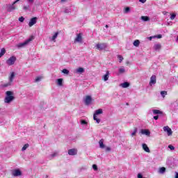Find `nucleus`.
<instances>
[{
	"mask_svg": "<svg viewBox=\"0 0 178 178\" xmlns=\"http://www.w3.org/2000/svg\"><path fill=\"white\" fill-rule=\"evenodd\" d=\"M156 83V76L152 75L150 78L149 85L152 86V84H155Z\"/></svg>",
	"mask_w": 178,
	"mask_h": 178,
	"instance_id": "13",
	"label": "nucleus"
},
{
	"mask_svg": "<svg viewBox=\"0 0 178 178\" xmlns=\"http://www.w3.org/2000/svg\"><path fill=\"white\" fill-rule=\"evenodd\" d=\"M141 134H145V136H149L151 132L148 129H141L140 131Z\"/></svg>",
	"mask_w": 178,
	"mask_h": 178,
	"instance_id": "17",
	"label": "nucleus"
},
{
	"mask_svg": "<svg viewBox=\"0 0 178 178\" xmlns=\"http://www.w3.org/2000/svg\"><path fill=\"white\" fill-rule=\"evenodd\" d=\"M139 1L142 3H145V2H147V0H139Z\"/></svg>",
	"mask_w": 178,
	"mask_h": 178,
	"instance_id": "47",
	"label": "nucleus"
},
{
	"mask_svg": "<svg viewBox=\"0 0 178 178\" xmlns=\"http://www.w3.org/2000/svg\"><path fill=\"white\" fill-rule=\"evenodd\" d=\"M15 62H16V57L13 56L6 60V64L8 66H12V65H15Z\"/></svg>",
	"mask_w": 178,
	"mask_h": 178,
	"instance_id": "7",
	"label": "nucleus"
},
{
	"mask_svg": "<svg viewBox=\"0 0 178 178\" xmlns=\"http://www.w3.org/2000/svg\"><path fill=\"white\" fill-rule=\"evenodd\" d=\"M163 131L167 133L168 136H172V134H173V131H172V129H170L168 126L163 127Z\"/></svg>",
	"mask_w": 178,
	"mask_h": 178,
	"instance_id": "12",
	"label": "nucleus"
},
{
	"mask_svg": "<svg viewBox=\"0 0 178 178\" xmlns=\"http://www.w3.org/2000/svg\"><path fill=\"white\" fill-rule=\"evenodd\" d=\"M42 79V76L36 77L35 79V83H38V81H40Z\"/></svg>",
	"mask_w": 178,
	"mask_h": 178,
	"instance_id": "37",
	"label": "nucleus"
},
{
	"mask_svg": "<svg viewBox=\"0 0 178 178\" xmlns=\"http://www.w3.org/2000/svg\"><path fill=\"white\" fill-rule=\"evenodd\" d=\"M103 79L105 81H108V80H109V71H107L106 74L103 76Z\"/></svg>",
	"mask_w": 178,
	"mask_h": 178,
	"instance_id": "20",
	"label": "nucleus"
},
{
	"mask_svg": "<svg viewBox=\"0 0 178 178\" xmlns=\"http://www.w3.org/2000/svg\"><path fill=\"white\" fill-rule=\"evenodd\" d=\"M138 178H143V175L141 174L138 175Z\"/></svg>",
	"mask_w": 178,
	"mask_h": 178,
	"instance_id": "49",
	"label": "nucleus"
},
{
	"mask_svg": "<svg viewBox=\"0 0 178 178\" xmlns=\"http://www.w3.org/2000/svg\"><path fill=\"white\" fill-rule=\"evenodd\" d=\"M118 72L120 74H122L126 72V70H124V67H122L118 70Z\"/></svg>",
	"mask_w": 178,
	"mask_h": 178,
	"instance_id": "29",
	"label": "nucleus"
},
{
	"mask_svg": "<svg viewBox=\"0 0 178 178\" xmlns=\"http://www.w3.org/2000/svg\"><path fill=\"white\" fill-rule=\"evenodd\" d=\"M74 44L79 42V44H83V33H77L74 40Z\"/></svg>",
	"mask_w": 178,
	"mask_h": 178,
	"instance_id": "4",
	"label": "nucleus"
},
{
	"mask_svg": "<svg viewBox=\"0 0 178 178\" xmlns=\"http://www.w3.org/2000/svg\"><path fill=\"white\" fill-rule=\"evenodd\" d=\"M161 95H162L163 98H165V95H168V92L166 91H161Z\"/></svg>",
	"mask_w": 178,
	"mask_h": 178,
	"instance_id": "33",
	"label": "nucleus"
},
{
	"mask_svg": "<svg viewBox=\"0 0 178 178\" xmlns=\"http://www.w3.org/2000/svg\"><path fill=\"white\" fill-rule=\"evenodd\" d=\"M108 27H109L108 25H106V29H108Z\"/></svg>",
	"mask_w": 178,
	"mask_h": 178,
	"instance_id": "55",
	"label": "nucleus"
},
{
	"mask_svg": "<svg viewBox=\"0 0 178 178\" xmlns=\"http://www.w3.org/2000/svg\"><path fill=\"white\" fill-rule=\"evenodd\" d=\"M13 79H15V72H10V76L8 77L9 82L5 85V87H8V86H12V83H13Z\"/></svg>",
	"mask_w": 178,
	"mask_h": 178,
	"instance_id": "8",
	"label": "nucleus"
},
{
	"mask_svg": "<svg viewBox=\"0 0 178 178\" xmlns=\"http://www.w3.org/2000/svg\"><path fill=\"white\" fill-rule=\"evenodd\" d=\"M55 156H58V152H55L49 156V159H54Z\"/></svg>",
	"mask_w": 178,
	"mask_h": 178,
	"instance_id": "21",
	"label": "nucleus"
},
{
	"mask_svg": "<svg viewBox=\"0 0 178 178\" xmlns=\"http://www.w3.org/2000/svg\"><path fill=\"white\" fill-rule=\"evenodd\" d=\"M92 169L94 170H98V167L97 166V165H95V164H94L93 165H92Z\"/></svg>",
	"mask_w": 178,
	"mask_h": 178,
	"instance_id": "41",
	"label": "nucleus"
},
{
	"mask_svg": "<svg viewBox=\"0 0 178 178\" xmlns=\"http://www.w3.org/2000/svg\"><path fill=\"white\" fill-rule=\"evenodd\" d=\"M24 10H30V6H24Z\"/></svg>",
	"mask_w": 178,
	"mask_h": 178,
	"instance_id": "36",
	"label": "nucleus"
},
{
	"mask_svg": "<svg viewBox=\"0 0 178 178\" xmlns=\"http://www.w3.org/2000/svg\"><path fill=\"white\" fill-rule=\"evenodd\" d=\"M61 2H66V0H61Z\"/></svg>",
	"mask_w": 178,
	"mask_h": 178,
	"instance_id": "54",
	"label": "nucleus"
},
{
	"mask_svg": "<svg viewBox=\"0 0 178 178\" xmlns=\"http://www.w3.org/2000/svg\"><path fill=\"white\" fill-rule=\"evenodd\" d=\"M154 115H162V111L159 110H153Z\"/></svg>",
	"mask_w": 178,
	"mask_h": 178,
	"instance_id": "27",
	"label": "nucleus"
},
{
	"mask_svg": "<svg viewBox=\"0 0 178 178\" xmlns=\"http://www.w3.org/2000/svg\"><path fill=\"white\" fill-rule=\"evenodd\" d=\"M159 118V116H158V115L154 116V120H158Z\"/></svg>",
	"mask_w": 178,
	"mask_h": 178,
	"instance_id": "48",
	"label": "nucleus"
},
{
	"mask_svg": "<svg viewBox=\"0 0 178 178\" xmlns=\"http://www.w3.org/2000/svg\"><path fill=\"white\" fill-rule=\"evenodd\" d=\"M166 172V168L165 167H161L159 170V172L161 173V175H163Z\"/></svg>",
	"mask_w": 178,
	"mask_h": 178,
	"instance_id": "24",
	"label": "nucleus"
},
{
	"mask_svg": "<svg viewBox=\"0 0 178 178\" xmlns=\"http://www.w3.org/2000/svg\"><path fill=\"white\" fill-rule=\"evenodd\" d=\"M19 22H21V23H23V22H24V17H19Z\"/></svg>",
	"mask_w": 178,
	"mask_h": 178,
	"instance_id": "42",
	"label": "nucleus"
},
{
	"mask_svg": "<svg viewBox=\"0 0 178 178\" xmlns=\"http://www.w3.org/2000/svg\"><path fill=\"white\" fill-rule=\"evenodd\" d=\"M175 18H176V14H175V13L171 14L170 19L171 20H175Z\"/></svg>",
	"mask_w": 178,
	"mask_h": 178,
	"instance_id": "34",
	"label": "nucleus"
},
{
	"mask_svg": "<svg viewBox=\"0 0 178 178\" xmlns=\"http://www.w3.org/2000/svg\"><path fill=\"white\" fill-rule=\"evenodd\" d=\"M81 124H87V122H86V120H82L81 121Z\"/></svg>",
	"mask_w": 178,
	"mask_h": 178,
	"instance_id": "43",
	"label": "nucleus"
},
{
	"mask_svg": "<svg viewBox=\"0 0 178 178\" xmlns=\"http://www.w3.org/2000/svg\"><path fill=\"white\" fill-rule=\"evenodd\" d=\"M118 58L120 60V63H122V62L123 61V56H122L121 55H118Z\"/></svg>",
	"mask_w": 178,
	"mask_h": 178,
	"instance_id": "35",
	"label": "nucleus"
},
{
	"mask_svg": "<svg viewBox=\"0 0 178 178\" xmlns=\"http://www.w3.org/2000/svg\"><path fill=\"white\" fill-rule=\"evenodd\" d=\"M175 178H178V172H175Z\"/></svg>",
	"mask_w": 178,
	"mask_h": 178,
	"instance_id": "51",
	"label": "nucleus"
},
{
	"mask_svg": "<svg viewBox=\"0 0 178 178\" xmlns=\"http://www.w3.org/2000/svg\"><path fill=\"white\" fill-rule=\"evenodd\" d=\"M62 72L64 73V74H69V70H67L66 69H63L62 70Z\"/></svg>",
	"mask_w": 178,
	"mask_h": 178,
	"instance_id": "38",
	"label": "nucleus"
},
{
	"mask_svg": "<svg viewBox=\"0 0 178 178\" xmlns=\"http://www.w3.org/2000/svg\"><path fill=\"white\" fill-rule=\"evenodd\" d=\"M134 47H138L140 45V40H136L134 42Z\"/></svg>",
	"mask_w": 178,
	"mask_h": 178,
	"instance_id": "30",
	"label": "nucleus"
},
{
	"mask_svg": "<svg viewBox=\"0 0 178 178\" xmlns=\"http://www.w3.org/2000/svg\"><path fill=\"white\" fill-rule=\"evenodd\" d=\"M106 151L109 152V151H111V147H106Z\"/></svg>",
	"mask_w": 178,
	"mask_h": 178,
	"instance_id": "46",
	"label": "nucleus"
},
{
	"mask_svg": "<svg viewBox=\"0 0 178 178\" xmlns=\"http://www.w3.org/2000/svg\"><path fill=\"white\" fill-rule=\"evenodd\" d=\"M130 12V8L129 7H127L124 9V13H129Z\"/></svg>",
	"mask_w": 178,
	"mask_h": 178,
	"instance_id": "39",
	"label": "nucleus"
},
{
	"mask_svg": "<svg viewBox=\"0 0 178 178\" xmlns=\"http://www.w3.org/2000/svg\"><path fill=\"white\" fill-rule=\"evenodd\" d=\"M141 19L143 20V22H148L149 20V17L147 16H142Z\"/></svg>",
	"mask_w": 178,
	"mask_h": 178,
	"instance_id": "28",
	"label": "nucleus"
},
{
	"mask_svg": "<svg viewBox=\"0 0 178 178\" xmlns=\"http://www.w3.org/2000/svg\"><path fill=\"white\" fill-rule=\"evenodd\" d=\"M168 13V12L166 11H163V15H166Z\"/></svg>",
	"mask_w": 178,
	"mask_h": 178,
	"instance_id": "53",
	"label": "nucleus"
},
{
	"mask_svg": "<svg viewBox=\"0 0 178 178\" xmlns=\"http://www.w3.org/2000/svg\"><path fill=\"white\" fill-rule=\"evenodd\" d=\"M29 144H25V145L23 146L22 149V151H26V149H27L29 148Z\"/></svg>",
	"mask_w": 178,
	"mask_h": 178,
	"instance_id": "31",
	"label": "nucleus"
},
{
	"mask_svg": "<svg viewBox=\"0 0 178 178\" xmlns=\"http://www.w3.org/2000/svg\"><path fill=\"white\" fill-rule=\"evenodd\" d=\"M74 73H77L78 74H81V73H84V68L79 67L75 70Z\"/></svg>",
	"mask_w": 178,
	"mask_h": 178,
	"instance_id": "16",
	"label": "nucleus"
},
{
	"mask_svg": "<svg viewBox=\"0 0 178 178\" xmlns=\"http://www.w3.org/2000/svg\"><path fill=\"white\" fill-rule=\"evenodd\" d=\"M5 54H6V50L5 49V48H3L1 49V52H0V58H2Z\"/></svg>",
	"mask_w": 178,
	"mask_h": 178,
	"instance_id": "25",
	"label": "nucleus"
},
{
	"mask_svg": "<svg viewBox=\"0 0 178 178\" xmlns=\"http://www.w3.org/2000/svg\"><path fill=\"white\" fill-rule=\"evenodd\" d=\"M33 40H34V37L31 36L28 40H26L25 42H24L22 43H19L18 44H17V48H23V47H26V45H27L29 42H31V41H33Z\"/></svg>",
	"mask_w": 178,
	"mask_h": 178,
	"instance_id": "2",
	"label": "nucleus"
},
{
	"mask_svg": "<svg viewBox=\"0 0 178 178\" xmlns=\"http://www.w3.org/2000/svg\"><path fill=\"white\" fill-rule=\"evenodd\" d=\"M37 20L38 18L36 17L31 18L29 22V27H33V26L37 23Z\"/></svg>",
	"mask_w": 178,
	"mask_h": 178,
	"instance_id": "9",
	"label": "nucleus"
},
{
	"mask_svg": "<svg viewBox=\"0 0 178 178\" xmlns=\"http://www.w3.org/2000/svg\"><path fill=\"white\" fill-rule=\"evenodd\" d=\"M176 41H177V42H178V36L177 37V40Z\"/></svg>",
	"mask_w": 178,
	"mask_h": 178,
	"instance_id": "56",
	"label": "nucleus"
},
{
	"mask_svg": "<svg viewBox=\"0 0 178 178\" xmlns=\"http://www.w3.org/2000/svg\"><path fill=\"white\" fill-rule=\"evenodd\" d=\"M12 175L15 177H17V176H22V171H20V170H19V169H15V170H13Z\"/></svg>",
	"mask_w": 178,
	"mask_h": 178,
	"instance_id": "11",
	"label": "nucleus"
},
{
	"mask_svg": "<svg viewBox=\"0 0 178 178\" xmlns=\"http://www.w3.org/2000/svg\"><path fill=\"white\" fill-rule=\"evenodd\" d=\"M103 113L102 108H99L98 110H96L94 115H93V119L97 122V123H99L101 122V120L99 118H97V115H101Z\"/></svg>",
	"mask_w": 178,
	"mask_h": 178,
	"instance_id": "3",
	"label": "nucleus"
},
{
	"mask_svg": "<svg viewBox=\"0 0 178 178\" xmlns=\"http://www.w3.org/2000/svg\"><path fill=\"white\" fill-rule=\"evenodd\" d=\"M99 145L100 148H105V145H104V139H102L99 141Z\"/></svg>",
	"mask_w": 178,
	"mask_h": 178,
	"instance_id": "26",
	"label": "nucleus"
},
{
	"mask_svg": "<svg viewBox=\"0 0 178 178\" xmlns=\"http://www.w3.org/2000/svg\"><path fill=\"white\" fill-rule=\"evenodd\" d=\"M129 86L130 83H129V82H124L120 84V86L122 87V88H127V87H129Z\"/></svg>",
	"mask_w": 178,
	"mask_h": 178,
	"instance_id": "22",
	"label": "nucleus"
},
{
	"mask_svg": "<svg viewBox=\"0 0 178 178\" xmlns=\"http://www.w3.org/2000/svg\"><path fill=\"white\" fill-rule=\"evenodd\" d=\"M59 35L58 32H56L54 35L50 38V41H54V42H56V38H58V35Z\"/></svg>",
	"mask_w": 178,
	"mask_h": 178,
	"instance_id": "14",
	"label": "nucleus"
},
{
	"mask_svg": "<svg viewBox=\"0 0 178 178\" xmlns=\"http://www.w3.org/2000/svg\"><path fill=\"white\" fill-rule=\"evenodd\" d=\"M92 102V98L91 97V96L90 95L86 96L84 99V102L86 105H90V104H91Z\"/></svg>",
	"mask_w": 178,
	"mask_h": 178,
	"instance_id": "10",
	"label": "nucleus"
},
{
	"mask_svg": "<svg viewBox=\"0 0 178 178\" xmlns=\"http://www.w3.org/2000/svg\"><path fill=\"white\" fill-rule=\"evenodd\" d=\"M34 1L35 0H27V2H29V3H34Z\"/></svg>",
	"mask_w": 178,
	"mask_h": 178,
	"instance_id": "44",
	"label": "nucleus"
},
{
	"mask_svg": "<svg viewBox=\"0 0 178 178\" xmlns=\"http://www.w3.org/2000/svg\"><path fill=\"white\" fill-rule=\"evenodd\" d=\"M168 148H170L171 151H173L175 149V147L172 145H169Z\"/></svg>",
	"mask_w": 178,
	"mask_h": 178,
	"instance_id": "40",
	"label": "nucleus"
},
{
	"mask_svg": "<svg viewBox=\"0 0 178 178\" xmlns=\"http://www.w3.org/2000/svg\"><path fill=\"white\" fill-rule=\"evenodd\" d=\"M137 134V128H135L134 131L131 134V137H134Z\"/></svg>",
	"mask_w": 178,
	"mask_h": 178,
	"instance_id": "32",
	"label": "nucleus"
},
{
	"mask_svg": "<svg viewBox=\"0 0 178 178\" xmlns=\"http://www.w3.org/2000/svg\"><path fill=\"white\" fill-rule=\"evenodd\" d=\"M96 48L99 51H102V50L106 49V48H108V44H106V43H98L96 44Z\"/></svg>",
	"mask_w": 178,
	"mask_h": 178,
	"instance_id": "6",
	"label": "nucleus"
},
{
	"mask_svg": "<svg viewBox=\"0 0 178 178\" xmlns=\"http://www.w3.org/2000/svg\"><path fill=\"white\" fill-rule=\"evenodd\" d=\"M19 1L20 0H15V1H14L12 4H8L7 6L8 12H12V10H15V9H16V6H15V5H16V3H17V2Z\"/></svg>",
	"mask_w": 178,
	"mask_h": 178,
	"instance_id": "5",
	"label": "nucleus"
},
{
	"mask_svg": "<svg viewBox=\"0 0 178 178\" xmlns=\"http://www.w3.org/2000/svg\"><path fill=\"white\" fill-rule=\"evenodd\" d=\"M68 154L70 155H77V149H70L68 150Z\"/></svg>",
	"mask_w": 178,
	"mask_h": 178,
	"instance_id": "15",
	"label": "nucleus"
},
{
	"mask_svg": "<svg viewBox=\"0 0 178 178\" xmlns=\"http://www.w3.org/2000/svg\"><path fill=\"white\" fill-rule=\"evenodd\" d=\"M168 26H172V22L168 23Z\"/></svg>",
	"mask_w": 178,
	"mask_h": 178,
	"instance_id": "52",
	"label": "nucleus"
},
{
	"mask_svg": "<svg viewBox=\"0 0 178 178\" xmlns=\"http://www.w3.org/2000/svg\"><path fill=\"white\" fill-rule=\"evenodd\" d=\"M57 84L58 86H60V87H62V86H63V79H57Z\"/></svg>",
	"mask_w": 178,
	"mask_h": 178,
	"instance_id": "23",
	"label": "nucleus"
},
{
	"mask_svg": "<svg viewBox=\"0 0 178 178\" xmlns=\"http://www.w3.org/2000/svg\"><path fill=\"white\" fill-rule=\"evenodd\" d=\"M156 37H157L158 38H162V35H158Z\"/></svg>",
	"mask_w": 178,
	"mask_h": 178,
	"instance_id": "50",
	"label": "nucleus"
},
{
	"mask_svg": "<svg viewBox=\"0 0 178 178\" xmlns=\"http://www.w3.org/2000/svg\"><path fill=\"white\" fill-rule=\"evenodd\" d=\"M156 36H150L147 38V40H149V41H151L152 40V38H155Z\"/></svg>",
	"mask_w": 178,
	"mask_h": 178,
	"instance_id": "45",
	"label": "nucleus"
},
{
	"mask_svg": "<svg viewBox=\"0 0 178 178\" xmlns=\"http://www.w3.org/2000/svg\"><path fill=\"white\" fill-rule=\"evenodd\" d=\"M143 149H144V151H145V152H151V150H149V147H148V145H147V144L143 143Z\"/></svg>",
	"mask_w": 178,
	"mask_h": 178,
	"instance_id": "18",
	"label": "nucleus"
},
{
	"mask_svg": "<svg viewBox=\"0 0 178 178\" xmlns=\"http://www.w3.org/2000/svg\"><path fill=\"white\" fill-rule=\"evenodd\" d=\"M6 97L4 99V102L6 104H10V102H12L13 100L15 99V97H13V92L12 91H7L6 92Z\"/></svg>",
	"mask_w": 178,
	"mask_h": 178,
	"instance_id": "1",
	"label": "nucleus"
},
{
	"mask_svg": "<svg viewBox=\"0 0 178 178\" xmlns=\"http://www.w3.org/2000/svg\"><path fill=\"white\" fill-rule=\"evenodd\" d=\"M161 48H162V46L161 45V44L157 43L156 44L154 45V49L156 51H159V49H161Z\"/></svg>",
	"mask_w": 178,
	"mask_h": 178,
	"instance_id": "19",
	"label": "nucleus"
}]
</instances>
